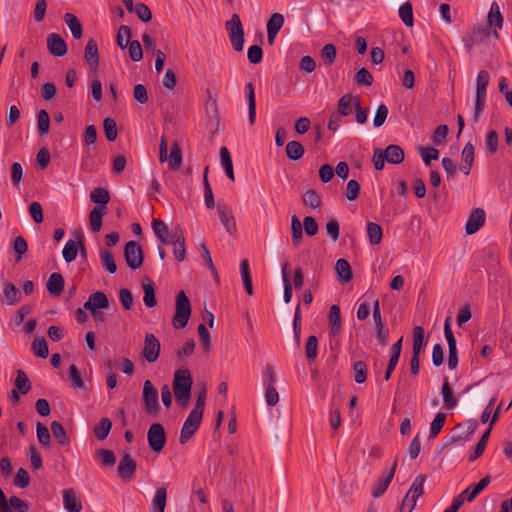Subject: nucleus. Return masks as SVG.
<instances>
[{"label":"nucleus","mask_w":512,"mask_h":512,"mask_svg":"<svg viewBox=\"0 0 512 512\" xmlns=\"http://www.w3.org/2000/svg\"><path fill=\"white\" fill-rule=\"evenodd\" d=\"M170 244H173L174 249L173 253L175 258L178 261H183L186 256V249H185V238L183 236L182 231L179 229L172 231V241Z\"/></svg>","instance_id":"obj_23"},{"label":"nucleus","mask_w":512,"mask_h":512,"mask_svg":"<svg viewBox=\"0 0 512 512\" xmlns=\"http://www.w3.org/2000/svg\"><path fill=\"white\" fill-rule=\"evenodd\" d=\"M357 97H354L352 94H345L338 100L337 110L335 111L341 117L348 116L352 112V106L354 107L355 100Z\"/></svg>","instance_id":"obj_31"},{"label":"nucleus","mask_w":512,"mask_h":512,"mask_svg":"<svg viewBox=\"0 0 512 512\" xmlns=\"http://www.w3.org/2000/svg\"><path fill=\"white\" fill-rule=\"evenodd\" d=\"M137 463L130 454H125L119 461L117 472L122 479H132L135 475Z\"/></svg>","instance_id":"obj_12"},{"label":"nucleus","mask_w":512,"mask_h":512,"mask_svg":"<svg viewBox=\"0 0 512 512\" xmlns=\"http://www.w3.org/2000/svg\"><path fill=\"white\" fill-rule=\"evenodd\" d=\"M192 384V376L188 369H179L174 373L173 392L179 406H187L191 397Z\"/></svg>","instance_id":"obj_1"},{"label":"nucleus","mask_w":512,"mask_h":512,"mask_svg":"<svg viewBox=\"0 0 512 512\" xmlns=\"http://www.w3.org/2000/svg\"><path fill=\"white\" fill-rule=\"evenodd\" d=\"M367 234L372 245H378L383 237L381 226L375 222H369L367 224Z\"/></svg>","instance_id":"obj_46"},{"label":"nucleus","mask_w":512,"mask_h":512,"mask_svg":"<svg viewBox=\"0 0 512 512\" xmlns=\"http://www.w3.org/2000/svg\"><path fill=\"white\" fill-rule=\"evenodd\" d=\"M229 39L235 51L240 52L244 47V28L238 14H233L231 19L225 23Z\"/></svg>","instance_id":"obj_5"},{"label":"nucleus","mask_w":512,"mask_h":512,"mask_svg":"<svg viewBox=\"0 0 512 512\" xmlns=\"http://www.w3.org/2000/svg\"><path fill=\"white\" fill-rule=\"evenodd\" d=\"M424 347V329L421 326H415L413 330V354L420 355Z\"/></svg>","instance_id":"obj_50"},{"label":"nucleus","mask_w":512,"mask_h":512,"mask_svg":"<svg viewBox=\"0 0 512 512\" xmlns=\"http://www.w3.org/2000/svg\"><path fill=\"white\" fill-rule=\"evenodd\" d=\"M335 272L341 283H347L352 279V270L349 262L343 258L338 259L335 264Z\"/></svg>","instance_id":"obj_29"},{"label":"nucleus","mask_w":512,"mask_h":512,"mask_svg":"<svg viewBox=\"0 0 512 512\" xmlns=\"http://www.w3.org/2000/svg\"><path fill=\"white\" fill-rule=\"evenodd\" d=\"M147 440L149 447L153 452H160L167 441V435L163 425L160 423H153L148 429Z\"/></svg>","instance_id":"obj_6"},{"label":"nucleus","mask_w":512,"mask_h":512,"mask_svg":"<svg viewBox=\"0 0 512 512\" xmlns=\"http://www.w3.org/2000/svg\"><path fill=\"white\" fill-rule=\"evenodd\" d=\"M143 401L147 414L156 416L160 408L158 401V391L150 380H146L144 382Z\"/></svg>","instance_id":"obj_7"},{"label":"nucleus","mask_w":512,"mask_h":512,"mask_svg":"<svg viewBox=\"0 0 512 512\" xmlns=\"http://www.w3.org/2000/svg\"><path fill=\"white\" fill-rule=\"evenodd\" d=\"M15 386L18 390L23 394H27L31 389V382L27 376V374L23 370L17 371V376L15 379Z\"/></svg>","instance_id":"obj_54"},{"label":"nucleus","mask_w":512,"mask_h":512,"mask_svg":"<svg viewBox=\"0 0 512 512\" xmlns=\"http://www.w3.org/2000/svg\"><path fill=\"white\" fill-rule=\"evenodd\" d=\"M426 476L419 474L413 481L409 491L402 500L400 512H412L416 506L417 499L424 493Z\"/></svg>","instance_id":"obj_2"},{"label":"nucleus","mask_w":512,"mask_h":512,"mask_svg":"<svg viewBox=\"0 0 512 512\" xmlns=\"http://www.w3.org/2000/svg\"><path fill=\"white\" fill-rule=\"evenodd\" d=\"M48 51L56 57H62L67 53V45L61 35L51 33L47 36Z\"/></svg>","instance_id":"obj_13"},{"label":"nucleus","mask_w":512,"mask_h":512,"mask_svg":"<svg viewBox=\"0 0 512 512\" xmlns=\"http://www.w3.org/2000/svg\"><path fill=\"white\" fill-rule=\"evenodd\" d=\"M288 266L289 263L287 261L282 266V279L284 285L283 299L285 303H289L292 299V285L290 283L289 276L287 273Z\"/></svg>","instance_id":"obj_56"},{"label":"nucleus","mask_w":512,"mask_h":512,"mask_svg":"<svg viewBox=\"0 0 512 512\" xmlns=\"http://www.w3.org/2000/svg\"><path fill=\"white\" fill-rule=\"evenodd\" d=\"M490 75L486 70L479 71L476 81V100L474 107L473 121H478L480 113L483 111L487 95V86L489 84Z\"/></svg>","instance_id":"obj_4"},{"label":"nucleus","mask_w":512,"mask_h":512,"mask_svg":"<svg viewBox=\"0 0 512 512\" xmlns=\"http://www.w3.org/2000/svg\"><path fill=\"white\" fill-rule=\"evenodd\" d=\"M353 378L357 384H362L367 379V365L359 360L353 363Z\"/></svg>","instance_id":"obj_48"},{"label":"nucleus","mask_w":512,"mask_h":512,"mask_svg":"<svg viewBox=\"0 0 512 512\" xmlns=\"http://www.w3.org/2000/svg\"><path fill=\"white\" fill-rule=\"evenodd\" d=\"M52 434L56 441L61 446H68L70 443V440L66 434V431L63 427V425L58 421H52L50 424Z\"/></svg>","instance_id":"obj_39"},{"label":"nucleus","mask_w":512,"mask_h":512,"mask_svg":"<svg viewBox=\"0 0 512 512\" xmlns=\"http://www.w3.org/2000/svg\"><path fill=\"white\" fill-rule=\"evenodd\" d=\"M285 22L281 13H273L267 22V36L270 45L274 44L275 38Z\"/></svg>","instance_id":"obj_18"},{"label":"nucleus","mask_w":512,"mask_h":512,"mask_svg":"<svg viewBox=\"0 0 512 512\" xmlns=\"http://www.w3.org/2000/svg\"><path fill=\"white\" fill-rule=\"evenodd\" d=\"M107 213V210L104 209H98L93 208L89 212V223H90V229L94 233H98L101 230L102 227V218Z\"/></svg>","instance_id":"obj_40"},{"label":"nucleus","mask_w":512,"mask_h":512,"mask_svg":"<svg viewBox=\"0 0 512 512\" xmlns=\"http://www.w3.org/2000/svg\"><path fill=\"white\" fill-rule=\"evenodd\" d=\"M84 57L90 69L96 71L99 66V53L97 42L93 38H90L86 44Z\"/></svg>","instance_id":"obj_20"},{"label":"nucleus","mask_w":512,"mask_h":512,"mask_svg":"<svg viewBox=\"0 0 512 512\" xmlns=\"http://www.w3.org/2000/svg\"><path fill=\"white\" fill-rule=\"evenodd\" d=\"M167 504V490L165 487H160L156 490L152 499L150 510L151 512H164Z\"/></svg>","instance_id":"obj_30"},{"label":"nucleus","mask_w":512,"mask_h":512,"mask_svg":"<svg viewBox=\"0 0 512 512\" xmlns=\"http://www.w3.org/2000/svg\"><path fill=\"white\" fill-rule=\"evenodd\" d=\"M112 428V422L109 418H102L94 427V434L98 440H104L108 437Z\"/></svg>","instance_id":"obj_43"},{"label":"nucleus","mask_w":512,"mask_h":512,"mask_svg":"<svg viewBox=\"0 0 512 512\" xmlns=\"http://www.w3.org/2000/svg\"><path fill=\"white\" fill-rule=\"evenodd\" d=\"M386 161L391 164H400L404 161V151L399 145L391 144L383 151Z\"/></svg>","instance_id":"obj_28"},{"label":"nucleus","mask_w":512,"mask_h":512,"mask_svg":"<svg viewBox=\"0 0 512 512\" xmlns=\"http://www.w3.org/2000/svg\"><path fill=\"white\" fill-rule=\"evenodd\" d=\"M446 421V414L443 412H439L436 414L435 418L431 422L430 425V437H436L440 431L442 430Z\"/></svg>","instance_id":"obj_58"},{"label":"nucleus","mask_w":512,"mask_h":512,"mask_svg":"<svg viewBox=\"0 0 512 512\" xmlns=\"http://www.w3.org/2000/svg\"><path fill=\"white\" fill-rule=\"evenodd\" d=\"M303 227L300 219L293 215L291 217V234H292V241L295 246H299L303 239Z\"/></svg>","instance_id":"obj_45"},{"label":"nucleus","mask_w":512,"mask_h":512,"mask_svg":"<svg viewBox=\"0 0 512 512\" xmlns=\"http://www.w3.org/2000/svg\"><path fill=\"white\" fill-rule=\"evenodd\" d=\"M286 155L292 161L300 160L304 155V147L299 141H289L286 145Z\"/></svg>","instance_id":"obj_38"},{"label":"nucleus","mask_w":512,"mask_h":512,"mask_svg":"<svg viewBox=\"0 0 512 512\" xmlns=\"http://www.w3.org/2000/svg\"><path fill=\"white\" fill-rule=\"evenodd\" d=\"M90 199L96 204L94 208L107 210V204L110 201V193L106 188L97 187L91 191Z\"/></svg>","instance_id":"obj_27"},{"label":"nucleus","mask_w":512,"mask_h":512,"mask_svg":"<svg viewBox=\"0 0 512 512\" xmlns=\"http://www.w3.org/2000/svg\"><path fill=\"white\" fill-rule=\"evenodd\" d=\"M329 324V337L333 338L338 336V334L341 331V311L340 307L337 304H334L330 307Z\"/></svg>","instance_id":"obj_26"},{"label":"nucleus","mask_w":512,"mask_h":512,"mask_svg":"<svg viewBox=\"0 0 512 512\" xmlns=\"http://www.w3.org/2000/svg\"><path fill=\"white\" fill-rule=\"evenodd\" d=\"M65 281L64 277L59 272H53L46 283L48 292L53 296H59L64 290Z\"/></svg>","instance_id":"obj_25"},{"label":"nucleus","mask_w":512,"mask_h":512,"mask_svg":"<svg viewBox=\"0 0 512 512\" xmlns=\"http://www.w3.org/2000/svg\"><path fill=\"white\" fill-rule=\"evenodd\" d=\"M399 17L407 27L413 26V24H414L413 8L409 2H406L400 6Z\"/></svg>","instance_id":"obj_55"},{"label":"nucleus","mask_w":512,"mask_h":512,"mask_svg":"<svg viewBox=\"0 0 512 512\" xmlns=\"http://www.w3.org/2000/svg\"><path fill=\"white\" fill-rule=\"evenodd\" d=\"M3 295L5 298V301L9 305H15L20 302L21 300V294L18 288L10 282H5L3 284Z\"/></svg>","instance_id":"obj_34"},{"label":"nucleus","mask_w":512,"mask_h":512,"mask_svg":"<svg viewBox=\"0 0 512 512\" xmlns=\"http://www.w3.org/2000/svg\"><path fill=\"white\" fill-rule=\"evenodd\" d=\"M487 21H488V26L490 28H494V32H493L494 36L496 38H498L499 34L497 32V29L502 28L503 17H502V14L500 12V7L497 4V2H492L490 11L488 13Z\"/></svg>","instance_id":"obj_22"},{"label":"nucleus","mask_w":512,"mask_h":512,"mask_svg":"<svg viewBox=\"0 0 512 512\" xmlns=\"http://www.w3.org/2000/svg\"><path fill=\"white\" fill-rule=\"evenodd\" d=\"M397 463V460H395L388 473L384 476L379 477V479L377 480L376 484L372 489V496L374 498H379L386 492L388 486L390 485L395 475Z\"/></svg>","instance_id":"obj_15"},{"label":"nucleus","mask_w":512,"mask_h":512,"mask_svg":"<svg viewBox=\"0 0 512 512\" xmlns=\"http://www.w3.org/2000/svg\"><path fill=\"white\" fill-rule=\"evenodd\" d=\"M96 456L100 459L103 467H113L116 463V457L112 450L104 448L98 449Z\"/></svg>","instance_id":"obj_53"},{"label":"nucleus","mask_w":512,"mask_h":512,"mask_svg":"<svg viewBox=\"0 0 512 512\" xmlns=\"http://www.w3.org/2000/svg\"><path fill=\"white\" fill-rule=\"evenodd\" d=\"M144 297L143 302L147 308H153L156 306L157 301L155 298L154 285L150 280L144 281L142 284Z\"/></svg>","instance_id":"obj_42"},{"label":"nucleus","mask_w":512,"mask_h":512,"mask_svg":"<svg viewBox=\"0 0 512 512\" xmlns=\"http://www.w3.org/2000/svg\"><path fill=\"white\" fill-rule=\"evenodd\" d=\"M337 55L336 46L332 43L326 44L321 50V57L326 65L330 66L334 63Z\"/></svg>","instance_id":"obj_60"},{"label":"nucleus","mask_w":512,"mask_h":512,"mask_svg":"<svg viewBox=\"0 0 512 512\" xmlns=\"http://www.w3.org/2000/svg\"><path fill=\"white\" fill-rule=\"evenodd\" d=\"M109 307V300L103 291H96L90 294L83 308L94 312V310L106 309Z\"/></svg>","instance_id":"obj_17"},{"label":"nucleus","mask_w":512,"mask_h":512,"mask_svg":"<svg viewBox=\"0 0 512 512\" xmlns=\"http://www.w3.org/2000/svg\"><path fill=\"white\" fill-rule=\"evenodd\" d=\"M485 223V211L482 208H475L470 214L465 225V232L468 235L476 233Z\"/></svg>","instance_id":"obj_16"},{"label":"nucleus","mask_w":512,"mask_h":512,"mask_svg":"<svg viewBox=\"0 0 512 512\" xmlns=\"http://www.w3.org/2000/svg\"><path fill=\"white\" fill-rule=\"evenodd\" d=\"M124 257L127 265L136 270L141 267L143 263V253L141 246L136 241H129L124 248Z\"/></svg>","instance_id":"obj_8"},{"label":"nucleus","mask_w":512,"mask_h":512,"mask_svg":"<svg viewBox=\"0 0 512 512\" xmlns=\"http://www.w3.org/2000/svg\"><path fill=\"white\" fill-rule=\"evenodd\" d=\"M490 483V477L486 476L482 478L474 487L473 489H469V493L466 495L465 500L468 502L473 501L477 495L484 490Z\"/></svg>","instance_id":"obj_63"},{"label":"nucleus","mask_w":512,"mask_h":512,"mask_svg":"<svg viewBox=\"0 0 512 512\" xmlns=\"http://www.w3.org/2000/svg\"><path fill=\"white\" fill-rule=\"evenodd\" d=\"M100 258H101V261H102V265L104 267V269L110 273V274H114L116 273L117 271V265L114 261V257H113V254L111 251L107 250V249H103L100 251Z\"/></svg>","instance_id":"obj_47"},{"label":"nucleus","mask_w":512,"mask_h":512,"mask_svg":"<svg viewBox=\"0 0 512 512\" xmlns=\"http://www.w3.org/2000/svg\"><path fill=\"white\" fill-rule=\"evenodd\" d=\"M217 212L226 231L231 235L236 232V222L231 207L226 204H219Z\"/></svg>","instance_id":"obj_14"},{"label":"nucleus","mask_w":512,"mask_h":512,"mask_svg":"<svg viewBox=\"0 0 512 512\" xmlns=\"http://www.w3.org/2000/svg\"><path fill=\"white\" fill-rule=\"evenodd\" d=\"M444 334L448 343V367L453 370L458 365V354L456 339L450 325V318H446L444 324Z\"/></svg>","instance_id":"obj_10"},{"label":"nucleus","mask_w":512,"mask_h":512,"mask_svg":"<svg viewBox=\"0 0 512 512\" xmlns=\"http://www.w3.org/2000/svg\"><path fill=\"white\" fill-rule=\"evenodd\" d=\"M78 253V245L74 240H69L66 242L63 248V258L66 262L70 263L74 261L77 257Z\"/></svg>","instance_id":"obj_61"},{"label":"nucleus","mask_w":512,"mask_h":512,"mask_svg":"<svg viewBox=\"0 0 512 512\" xmlns=\"http://www.w3.org/2000/svg\"><path fill=\"white\" fill-rule=\"evenodd\" d=\"M168 160H169V167L172 170H177L180 168L181 162H182V155H181V149L179 147V144L176 141L173 142L171 145Z\"/></svg>","instance_id":"obj_44"},{"label":"nucleus","mask_w":512,"mask_h":512,"mask_svg":"<svg viewBox=\"0 0 512 512\" xmlns=\"http://www.w3.org/2000/svg\"><path fill=\"white\" fill-rule=\"evenodd\" d=\"M64 21L70 29L73 37L75 39H80L82 37L83 29L78 18L72 13H66L64 15Z\"/></svg>","instance_id":"obj_37"},{"label":"nucleus","mask_w":512,"mask_h":512,"mask_svg":"<svg viewBox=\"0 0 512 512\" xmlns=\"http://www.w3.org/2000/svg\"><path fill=\"white\" fill-rule=\"evenodd\" d=\"M152 230L156 238L165 245L172 241V232H169L168 226L160 219H153Z\"/></svg>","instance_id":"obj_21"},{"label":"nucleus","mask_w":512,"mask_h":512,"mask_svg":"<svg viewBox=\"0 0 512 512\" xmlns=\"http://www.w3.org/2000/svg\"><path fill=\"white\" fill-rule=\"evenodd\" d=\"M103 129L108 141L112 142L117 138V125L114 119L106 117L103 121Z\"/></svg>","instance_id":"obj_57"},{"label":"nucleus","mask_w":512,"mask_h":512,"mask_svg":"<svg viewBox=\"0 0 512 512\" xmlns=\"http://www.w3.org/2000/svg\"><path fill=\"white\" fill-rule=\"evenodd\" d=\"M240 273L242 282L245 288V291L248 295L253 294V284H252V277L250 272V266L247 259H243L240 262Z\"/></svg>","instance_id":"obj_35"},{"label":"nucleus","mask_w":512,"mask_h":512,"mask_svg":"<svg viewBox=\"0 0 512 512\" xmlns=\"http://www.w3.org/2000/svg\"><path fill=\"white\" fill-rule=\"evenodd\" d=\"M191 316V304L183 290L176 296V312L173 317V325L176 329H182L187 326Z\"/></svg>","instance_id":"obj_3"},{"label":"nucleus","mask_w":512,"mask_h":512,"mask_svg":"<svg viewBox=\"0 0 512 512\" xmlns=\"http://www.w3.org/2000/svg\"><path fill=\"white\" fill-rule=\"evenodd\" d=\"M441 394L443 396V403L446 409L451 410L456 407L457 400L454 397L453 390L450 387L447 377L444 378Z\"/></svg>","instance_id":"obj_36"},{"label":"nucleus","mask_w":512,"mask_h":512,"mask_svg":"<svg viewBox=\"0 0 512 512\" xmlns=\"http://www.w3.org/2000/svg\"><path fill=\"white\" fill-rule=\"evenodd\" d=\"M32 351L33 353L40 358H47L49 355V349L47 345V341L43 337H37L34 339L32 343Z\"/></svg>","instance_id":"obj_51"},{"label":"nucleus","mask_w":512,"mask_h":512,"mask_svg":"<svg viewBox=\"0 0 512 512\" xmlns=\"http://www.w3.org/2000/svg\"><path fill=\"white\" fill-rule=\"evenodd\" d=\"M220 160L221 165L225 171L226 176L231 180L235 181L233 163L230 152L227 147L223 146L220 148Z\"/></svg>","instance_id":"obj_33"},{"label":"nucleus","mask_w":512,"mask_h":512,"mask_svg":"<svg viewBox=\"0 0 512 512\" xmlns=\"http://www.w3.org/2000/svg\"><path fill=\"white\" fill-rule=\"evenodd\" d=\"M10 510L13 512H28L29 505L17 496H11L8 501Z\"/></svg>","instance_id":"obj_64"},{"label":"nucleus","mask_w":512,"mask_h":512,"mask_svg":"<svg viewBox=\"0 0 512 512\" xmlns=\"http://www.w3.org/2000/svg\"><path fill=\"white\" fill-rule=\"evenodd\" d=\"M203 415L191 411L182 426L179 442L185 444L198 430Z\"/></svg>","instance_id":"obj_9"},{"label":"nucleus","mask_w":512,"mask_h":512,"mask_svg":"<svg viewBox=\"0 0 512 512\" xmlns=\"http://www.w3.org/2000/svg\"><path fill=\"white\" fill-rule=\"evenodd\" d=\"M209 166H206L203 173L204 201L208 209L215 207L214 194L208 181Z\"/></svg>","instance_id":"obj_41"},{"label":"nucleus","mask_w":512,"mask_h":512,"mask_svg":"<svg viewBox=\"0 0 512 512\" xmlns=\"http://www.w3.org/2000/svg\"><path fill=\"white\" fill-rule=\"evenodd\" d=\"M245 93L248 100V116L249 123L253 125L256 121V101H255V92L254 87L251 82H248L245 85Z\"/></svg>","instance_id":"obj_32"},{"label":"nucleus","mask_w":512,"mask_h":512,"mask_svg":"<svg viewBox=\"0 0 512 512\" xmlns=\"http://www.w3.org/2000/svg\"><path fill=\"white\" fill-rule=\"evenodd\" d=\"M63 502L68 512H80L82 510V503L72 488L63 490Z\"/></svg>","instance_id":"obj_24"},{"label":"nucleus","mask_w":512,"mask_h":512,"mask_svg":"<svg viewBox=\"0 0 512 512\" xmlns=\"http://www.w3.org/2000/svg\"><path fill=\"white\" fill-rule=\"evenodd\" d=\"M303 204L305 206H309L313 209H318L321 207L322 200L320 195L314 190L309 189L302 197Z\"/></svg>","instance_id":"obj_52"},{"label":"nucleus","mask_w":512,"mask_h":512,"mask_svg":"<svg viewBox=\"0 0 512 512\" xmlns=\"http://www.w3.org/2000/svg\"><path fill=\"white\" fill-rule=\"evenodd\" d=\"M160 341L152 333H146L144 340V348L142 351L143 357L149 363H154L159 358L160 354Z\"/></svg>","instance_id":"obj_11"},{"label":"nucleus","mask_w":512,"mask_h":512,"mask_svg":"<svg viewBox=\"0 0 512 512\" xmlns=\"http://www.w3.org/2000/svg\"><path fill=\"white\" fill-rule=\"evenodd\" d=\"M131 28L127 25L120 26L117 34V44L121 49H125L130 42Z\"/></svg>","instance_id":"obj_62"},{"label":"nucleus","mask_w":512,"mask_h":512,"mask_svg":"<svg viewBox=\"0 0 512 512\" xmlns=\"http://www.w3.org/2000/svg\"><path fill=\"white\" fill-rule=\"evenodd\" d=\"M38 131L40 135H45L49 131L50 118L46 110L41 109L37 114Z\"/></svg>","instance_id":"obj_59"},{"label":"nucleus","mask_w":512,"mask_h":512,"mask_svg":"<svg viewBox=\"0 0 512 512\" xmlns=\"http://www.w3.org/2000/svg\"><path fill=\"white\" fill-rule=\"evenodd\" d=\"M305 354L308 362H313L318 354V339L315 335H310L305 345Z\"/></svg>","instance_id":"obj_49"},{"label":"nucleus","mask_w":512,"mask_h":512,"mask_svg":"<svg viewBox=\"0 0 512 512\" xmlns=\"http://www.w3.org/2000/svg\"><path fill=\"white\" fill-rule=\"evenodd\" d=\"M465 426L466 427H464L463 424H457L455 426V429H462V431L457 434H454L452 436L451 442L456 443V442H460V441L470 440L471 437L473 436V434L475 433V431L478 427V424H477L476 420L471 419L465 423Z\"/></svg>","instance_id":"obj_19"}]
</instances>
